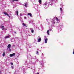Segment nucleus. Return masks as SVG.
I'll return each instance as SVG.
<instances>
[{
	"label": "nucleus",
	"instance_id": "cd10ccee",
	"mask_svg": "<svg viewBox=\"0 0 74 74\" xmlns=\"http://www.w3.org/2000/svg\"><path fill=\"white\" fill-rule=\"evenodd\" d=\"M1 73V71H0V74Z\"/></svg>",
	"mask_w": 74,
	"mask_h": 74
},
{
	"label": "nucleus",
	"instance_id": "7ed1b4c3",
	"mask_svg": "<svg viewBox=\"0 0 74 74\" xmlns=\"http://www.w3.org/2000/svg\"><path fill=\"white\" fill-rule=\"evenodd\" d=\"M45 43H47V41H48V38H46L45 39Z\"/></svg>",
	"mask_w": 74,
	"mask_h": 74
},
{
	"label": "nucleus",
	"instance_id": "aec40b11",
	"mask_svg": "<svg viewBox=\"0 0 74 74\" xmlns=\"http://www.w3.org/2000/svg\"><path fill=\"white\" fill-rule=\"evenodd\" d=\"M10 64H11V65H13V63H12V62H11Z\"/></svg>",
	"mask_w": 74,
	"mask_h": 74
},
{
	"label": "nucleus",
	"instance_id": "f257e3e1",
	"mask_svg": "<svg viewBox=\"0 0 74 74\" xmlns=\"http://www.w3.org/2000/svg\"><path fill=\"white\" fill-rule=\"evenodd\" d=\"M15 55V53H13L12 54H11L10 55V57H12V56H14Z\"/></svg>",
	"mask_w": 74,
	"mask_h": 74
},
{
	"label": "nucleus",
	"instance_id": "6ab92c4d",
	"mask_svg": "<svg viewBox=\"0 0 74 74\" xmlns=\"http://www.w3.org/2000/svg\"><path fill=\"white\" fill-rule=\"evenodd\" d=\"M36 54L37 55L38 54V51H36Z\"/></svg>",
	"mask_w": 74,
	"mask_h": 74
},
{
	"label": "nucleus",
	"instance_id": "a878e982",
	"mask_svg": "<svg viewBox=\"0 0 74 74\" xmlns=\"http://www.w3.org/2000/svg\"><path fill=\"white\" fill-rule=\"evenodd\" d=\"M53 23H54V24H55V22H53Z\"/></svg>",
	"mask_w": 74,
	"mask_h": 74
},
{
	"label": "nucleus",
	"instance_id": "bb28decb",
	"mask_svg": "<svg viewBox=\"0 0 74 74\" xmlns=\"http://www.w3.org/2000/svg\"><path fill=\"white\" fill-rule=\"evenodd\" d=\"M12 69H13V67H12Z\"/></svg>",
	"mask_w": 74,
	"mask_h": 74
},
{
	"label": "nucleus",
	"instance_id": "dca6fc26",
	"mask_svg": "<svg viewBox=\"0 0 74 74\" xmlns=\"http://www.w3.org/2000/svg\"><path fill=\"white\" fill-rule=\"evenodd\" d=\"M32 33H34V30L33 29H32L31 31Z\"/></svg>",
	"mask_w": 74,
	"mask_h": 74
},
{
	"label": "nucleus",
	"instance_id": "20e7f679",
	"mask_svg": "<svg viewBox=\"0 0 74 74\" xmlns=\"http://www.w3.org/2000/svg\"><path fill=\"white\" fill-rule=\"evenodd\" d=\"M3 14H5V15H6L7 16H8L10 17V16L7 13V12H3Z\"/></svg>",
	"mask_w": 74,
	"mask_h": 74
},
{
	"label": "nucleus",
	"instance_id": "9d476101",
	"mask_svg": "<svg viewBox=\"0 0 74 74\" xmlns=\"http://www.w3.org/2000/svg\"><path fill=\"white\" fill-rule=\"evenodd\" d=\"M38 2L39 3H40V4H41V3L42 2V1H41V0H39Z\"/></svg>",
	"mask_w": 74,
	"mask_h": 74
},
{
	"label": "nucleus",
	"instance_id": "4468645a",
	"mask_svg": "<svg viewBox=\"0 0 74 74\" xmlns=\"http://www.w3.org/2000/svg\"><path fill=\"white\" fill-rule=\"evenodd\" d=\"M16 14H17V15H18V11H16Z\"/></svg>",
	"mask_w": 74,
	"mask_h": 74
},
{
	"label": "nucleus",
	"instance_id": "393cba45",
	"mask_svg": "<svg viewBox=\"0 0 74 74\" xmlns=\"http://www.w3.org/2000/svg\"><path fill=\"white\" fill-rule=\"evenodd\" d=\"M36 74H40V73H37Z\"/></svg>",
	"mask_w": 74,
	"mask_h": 74
},
{
	"label": "nucleus",
	"instance_id": "1a4fd4ad",
	"mask_svg": "<svg viewBox=\"0 0 74 74\" xmlns=\"http://www.w3.org/2000/svg\"><path fill=\"white\" fill-rule=\"evenodd\" d=\"M23 25L24 26H25L26 27L27 26L25 24V23H23Z\"/></svg>",
	"mask_w": 74,
	"mask_h": 74
},
{
	"label": "nucleus",
	"instance_id": "b1692460",
	"mask_svg": "<svg viewBox=\"0 0 74 74\" xmlns=\"http://www.w3.org/2000/svg\"><path fill=\"white\" fill-rule=\"evenodd\" d=\"M25 19H26V17H24Z\"/></svg>",
	"mask_w": 74,
	"mask_h": 74
},
{
	"label": "nucleus",
	"instance_id": "423d86ee",
	"mask_svg": "<svg viewBox=\"0 0 74 74\" xmlns=\"http://www.w3.org/2000/svg\"><path fill=\"white\" fill-rule=\"evenodd\" d=\"M1 28L2 30H4V26H1Z\"/></svg>",
	"mask_w": 74,
	"mask_h": 74
},
{
	"label": "nucleus",
	"instance_id": "f3484780",
	"mask_svg": "<svg viewBox=\"0 0 74 74\" xmlns=\"http://www.w3.org/2000/svg\"><path fill=\"white\" fill-rule=\"evenodd\" d=\"M12 1H19V0H12Z\"/></svg>",
	"mask_w": 74,
	"mask_h": 74
},
{
	"label": "nucleus",
	"instance_id": "f8f14e48",
	"mask_svg": "<svg viewBox=\"0 0 74 74\" xmlns=\"http://www.w3.org/2000/svg\"><path fill=\"white\" fill-rule=\"evenodd\" d=\"M5 53L3 52V54L2 55L3 56H5Z\"/></svg>",
	"mask_w": 74,
	"mask_h": 74
},
{
	"label": "nucleus",
	"instance_id": "4be33fe9",
	"mask_svg": "<svg viewBox=\"0 0 74 74\" xmlns=\"http://www.w3.org/2000/svg\"><path fill=\"white\" fill-rule=\"evenodd\" d=\"M45 5H47V3H45Z\"/></svg>",
	"mask_w": 74,
	"mask_h": 74
},
{
	"label": "nucleus",
	"instance_id": "6e6552de",
	"mask_svg": "<svg viewBox=\"0 0 74 74\" xmlns=\"http://www.w3.org/2000/svg\"><path fill=\"white\" fill-rule=\"evenodd\" d=\"M5 38H10V36H6L5 37Z\"/></svg>",
	"mask_w": 74,
	"mask_h": 74
},
{
	"label": "nucleus",
	"instance_id": "5701e85b",
	"mask_svg": "<svg viewBox=\"0 0 74 74\" xmlns=\"http://www.w3.org/2000/svg\"><path fill=\"white\" fill-rule=\"evenodd\" d=\"M20 16H22V14H20Z\"/></svg>",
	"mask_w": 74,
	"mask_h": 74
},
{
	"label": "nucleus",
	"instance_id": "c85d7f7f",
	"mask_svg": "<svg viewBox=\"0 0 74 74\" xmlns=\"http://www.w3.org/2000/svg\"><path fill=\"white\" fill-rule=\"evenodd\" d=\"M5 30H7V29H6Z\"/></svg>",
	"mask_w": 74,
	"mask_h": 74
},
{
	"label": "nucleus",
	"instance_id": "2eb2a0df",
	"mask_svg": "<svg viewBox=\"0 0 74 74\" xmlns=\"http://www.w3.org/2000/svg\"><path fill=\"white\" fill-rule=\"evenodd\" d=\"M56 19L58 21H59V19L58 18V17H56Z\"/></svg>",
	"mask_w": 74,
	"mask_h": 74
},
{
	"label": "nucleus",
	"instance_id": "a211bd4d",
	"mask_svg": "<svg viewBox=\"0 0 74 74\" xmlns=\"http://www.w3.org/2000/svg\"><path fill=\"white\" fill-rule=\"evenodd\" d=\"M9 49V51L10 52H11V49H10V48H8Z\"/></svg>",
	"mask_w": 74,
	"mask_h": 74
},
{
	"label": "nucleus",
	"instance_id": "9b49d317",
	"mask_svg": "<svg viewBox=\"0 0 74 74\" xmlns=\"http://www.w3.org/2000/svg\"><path fill=\"white\" fill-rule=\"evenodd\" d=\"M49 30H47V34L48 35H49Z\"/></svg>",
	"mask_w": 74,
	"mask_h": 74
},
{
	"label": "nucleus",
	"instance_id": "412c9836",
	"mask_svg": "<svg viewBox=\"0 0 74 74\" xmlns=\"http://www.w3.org/2000/svg\"><path fill=\"white\" fill-rule=\"evenodd\" d=\"M60 10L61 11H62V8H60Z\"/></svg>",
	"mask_w": 74,
	"mask_h": 74
},
{
	"label": "nucleus",
	"instance_id": "ddd939ff",
	"mask_svg": "<svg viewBox=\"0 0 74 74\" xmlns=\"http://www.w3.org/2000/svg\"><path fill=\"white\" fill-rule=\"evenodd\" d=\"M25 5L24 6H25V7H27V3H25Z\"/></svg>",
	"mask_w": 74,
	"mask_h": 74
},
{
	"label": "nucleus",
	"instance_id": "f03ea898",
	"mask_svg": "<svg viewBox=\"0 0 74 74\" xmlns=\"http://www.w3.org/2000/svg\"><path fill=\"white\" fill-rule=\"evenodd\" d=\"M38 37H39V38L38 40V42H40L41 40V38L39 36H38Z\"/></svg>",
	"mask_w": 74,
	"mask_h": 74
},
{
	"label": "nucleus",
	"instance_id": "39448f33",
	"mask_svg": "<svg viewBox=\"0 0 74 74\" xmlns=\"http://www.w3.org/2000/svg\"><path fill=\"white\" fill-rule=\"evenodd\" d=\"M27 14L28 15H29L31 17H32V14H31V13H28Z\"/></svg>",
	"mask_w": 74,
	"mask_h": 74
},
{
	"label": "nucleus",
	"instance_id": "0eeeda50",
	"mask_svg": "<svg viewBox=\"0 0 74 74\" xmlns=\"http://www.w3.org/2000/svg\"><path fill=\"white\" fill-rule=\"evenodd\" d=\"M11 44H9L8 45V48H10L11 47Z\"/></svg>",
	"mask_w": 74,
	"mask_h": 74
}]
</instances>
